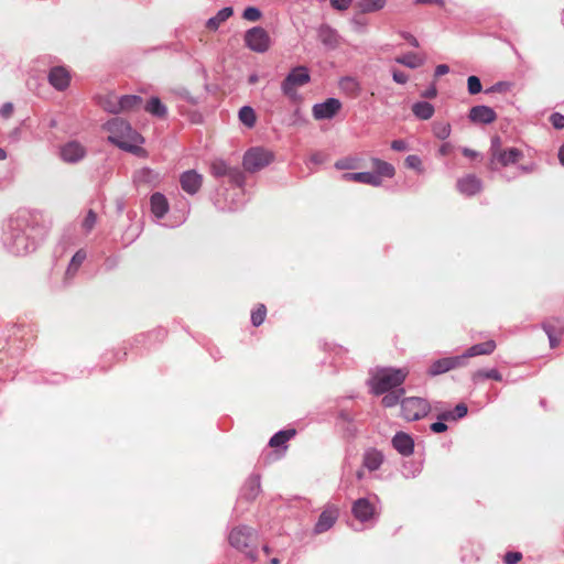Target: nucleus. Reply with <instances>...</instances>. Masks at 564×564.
<instances>
[{
    "label": "nucleus",
    "instance_id": "21",
    "mask_svg": "<svg viewBox=\"0 0 564 564\" xmlns=\"http://www.w3.org/2000/svg\"><path fill=\"white\" fill-rule=\"evenodd\" d=\"M394 449L403 456H410L414 451L413 438L404 433L398 432L392 438Z\"/></svg>",
    "mask_w": 564,
    "mask_h": 564
},
{
    "label": "nucleus",
    "instance_id": "55",
    "mask_svg": "<svg viewBox=\"0 0 564 564\" xmlns=\"http://www.w3.org/2000/svg\"><path fill=\"white\" fill-rule=\"evenodd\" d=\"M152 174H153V171L150 170V169H142L139 171L138 175H137V181L138 182H150L151 181V177H152Z\"/></svg>",
    "mask_w": 564,
    "mask_h": 564
},
{
    "label": "nucleus",
    "instance_id": "64",
    "mask_svg": "<svg viewBox=\"0 0 564 564\" xmlns=\"http://www.w3.org/2000/svg\"><path fill=\"white\" fill-rule=\"evenodd\" d=\"M558 160L560 163L564 166V143H562L561 148L558 149Z\"/></svg>",
    "mask_w": 564,
    "mask_h": 564
},
{
    "label": "nucleus",
    "instance_id": "13",
    "mask_svg": "<svg viewBox=\"0 0 564 564\" xmlns=\"http://www.w3.org/2000/svg\"><path fill=\"white\" fill-rule=\"evenodd\" d=\"M58 155L65 163H77L86 155V149L82 143H62Z\"/></svg>",
    "mask_w": 564,
    "mask_h": 564
},
{
    "label": "nucleus",
    "instance_id": "49",
    "mask_svg": "<svg viewBox=\"0 0 564 564\" xmlns=\"http://www.w3.org/2000/svg\"><path fill=\"white\" fill-rule=\"evenodd\" d=\"M467 89L470 95L479 94L482 89L480 79L471 75L467 78Z\"/></svg>",
    "mask_w": 564,
    "mask_h": 564
},
{
    "label": "nucleus",
    "instance_id": "9",
    "mask_svg": "<svg viewBox=\"0 0 564 564\" xmlns=\"http://www.w3.org/2000/svg\"><path fill=\"white\" fill-rule=\"evenodd\" d=\"M402 416L408 421H417L430 412L427 400L417 397L405 398L401 401Z\"/></svg>",
    "mask_w": 564,
    "mask_h": 564
},
{
    "label": "nucleus",
    "instance_id": "16",
    "mask_svg": "<svg viewBox=\"0 0 564 564\" xmlns=\"http://www.w3.org/2000/svg\"><path fill=\"white\" fill-rule=\"evenodd\" d=\"M180 183L184 192L189 195H194L200 189L203 177L196 171L188 170L182 173Z\"/></svg>",
    "mask_w": 564,
    "mask_h": 564
},
{
    "label": "nucleus",
    "instance_id": "18",
    "mask_svg": "<svg viewBox=\"0 0 564 564\" xmlns=\"http://www.w3.org/2000/svg\"><path fill=\"white\" fill-rule=\"evenodd\" d=\"M482 188V183L474 174H468L457 181V189L466 196H473L479 193Z\"/></svg>",
    "mask_w": 564,
    "mask_h": 564
},
{
    "label": "nucleus",
    "instance_id": "57",
    "mask_svg": "<svg viewBox=\"0 0 564 564\" xmlns=\"http://www.w3.org/2000/svg\"><path fill=\"white\" fill-rule=\"evenodd\" d=\"M13 104L4 102L0 108V116L3 118H9L13 113Z\"/></svg>",
    "mask_w": 564,
    "mask_h": 564
},
{
    "label": "nucleus",
    "instance_id": "41",
    "mask_svg": "<svg viewBox=\"0 0 564 564\" xmlns=\"http://www.w3.org/2000/svg\"><path fill=\"white\" fill-rule=\"evenodd\" d=\"M124 152H129L139 158L147 156V150L141 145L142 143H115Z\"/></svg>",
    "mask_w": 564,
    "mask_h": 564
},
{
    "label": "nucleus",
    "instance_id": "59",
    "mask_svg": "<svg viewBox=\"0 0 564 564\" xmlns=\"http://www.w3.org/2000/svg\"><path fill=\"white\" fill-rule=\"evenodd\" d=\"M392 78L398 84H405L409 79L408 75L401 70H393Z\"/></svg>",
    "mask_w": 564,
    "mask_h": 564
},
{
    "label": "nucleus",
    "instance_id": "62",
    "mask_svg": "<svg viewBox=\"0 0 564 564\" xmlns=\"http://www.w3.org/2000/svg\"><path fill=\"white\" fill-rule=\"evenodd\" d=\"M437 94V90H436V87L435 85H431L427 89H425L421 96L424 97V98H434Z\"/></svg>",
    "mask_w": 564,
    "mask_h": 564
},
{
    "label": "nucleus",
    "instance_id": "40",
    "mask_svg": "<svg viewBox=\"0 0 564 564\" xmlns=\"http://www.w3.org/2000/svg\"><path fill=\"white\" fill-rule=\"evenodd\" d=\"M384 4L386 0H360L358 8L360 12L368 13L382 9Z\"/></svg>",
    "mask_w": 564,
    "mask_h": 564
},
{
    "label": "nucleus",
    "instance_id": "37",
    "mask_svg": "<svg viewBox=\"0 0 564 564\" xmlns=\"http://www.w3.org/2000/svg\"><path fill=\"white\" fill-rule=\"evenodd\" d=\"M383 398L381 400L382 405L386 408H392L395 406L399 402H401V398L404 394V389L399 388L394 390H390L387 393H383Z\"/></svg>",
    "mask_w": 564,
    "mask_h": 564
},
{
    "label": "nucleus",
    "instance_id": "48",
    "mask_svg": "<svg viewBox=\"0 0 564 564\" xmlns=\"http://www.w3.org/2000/svg\"><path fill=\"white\" fill-rule=\"evenodd\" d=\"M335 167L337 170H352V169H358L359 164H358V160L355 158H345V159L338 160L335 163Z\"/></svg>",
    "mask_w": 564,
    "mask_h": 564
},
{
    "label": "nucleus",
    "instance_id": "14",
    "mask_svg": "<svg viewBox=\"0 0 564 564\" xmlns=\"http://www.w3.org/2000/svg\"><path fill=\"white\" fill-rule=\"evenodd\" d=\"M351 512L360 522H367L375 517L376 509L368 498H359L354 502Z\"/></svg>",
    "mask_w": 564,
    "mask_h": 564
},
{
    "label": "nucleus",
    "instance_id": "27",
    "mask_svg": "<svg viewBox=\"0 0 564 564\" xmlns=\"http://www.w3.org/2000/svg\"><path fill=\"white\" fill-rule=\"evenodd\" d=\"M142 107L148 113L156 118L162 119L167 115V108L159 97H151Z\"/></svg>",
    "mask_w": 564,
    "mask_h": 564
},
{
    "label": "nucleus",
    "instance_id": "33",
    "mask_svg": "<svg viewBox=\"0 0 564 564\" xmlns=\"http://www.w3.org/2000/svg\"><path fill=\"white\" fill-rule=\"evenodd\" d=\"M412 111L419 119L427 120L434 115V107L427 101H417L412 106Z\"/></svg>",
    "mask_w": 564,
    "mask_h": 564
},
{
    "label": "nucleus",
    "instance_id": "32",
    "mask_svg": "<svg viewBox=\"0 0 564 564\" xmlns=\"http://www.w3.org/2000/svg\"><path fill=\"white\" fill-rule=\"evenodd\" d=\"M468 412L467 405L465 403H458L454 410L452 411H444L438 414V420L443 421H456L458 419H463L466 416Z\"/></svg>",
    "mask_w": 564,
    "mask_h": 564
},
{
    "label": "nucleus",
    "instance_id": "30",
    "mask_svg": "<svg viewBox=\"0 0 564 564\" xmlns=\"http://www.w3.org/2000/svg\"><path fill=\"white\" fill-rule=\"evenodd\" d=\"M234 13V10L231 7H225L220 9L215 17H212L207 20L206 26L209 30L216 31L221 23H224L226 20H228Z\"/></svg>",
    "mask_w": 564,
    "mask_h": 564
},
{
    "label": "nucleus",
    "instance_id": "56",
    "mask_svg": "<svg viewBox=\"0 0 564 564\" xmlns=\"http://www.w3.org/2000/svg\"><path fill=\"white\" fill-rule=\"evenodd\" d=\"M510 87V84L507 82H498L495 85H492L489 89L486 90V93H494V91H506Z\"/></svg>",
    "mask_w": 564,
    "mask_h": 564
},
{
    "label": "nucleus",
    "instance_id": "10",
    "mask_svg": "<svg viewBox=\"0 0 564 564\" xmlns=\"http://www.w3.org/2000/svg\"><path fill=\"white\" fill-rule=\"evenodd\" d=\"M464 366V357L453 356L444 357L434 360L427 369V375L431 377L443 375L449 370Z\"/></svg>",
    "mask_w": 564,
    "mask_h": 564
},
{
    "label": "nucleus",
    "instance_id": "43",
    "mask_svg": "<svg viewBox=\"0 0 564 564\" xmlns=\"http://www.w3.org/2000/svg\"><path fill=\"white\" fill-rule=\"evenodd\" d=\"M433 133H434V135L438 140H441V141L446 140L449 137V134H451V126H449V123H447L445 121L434 122V124H433Z\"/></svg>",
    "mask_w": 564,
    "mask_h": 564
},
{
    "label": "nucleus",
    "instance_id": "38",
    "mask_svg": "<svg viewBox=\"0 0 564 564\" xmlns=\"http://www.w3.org/2000/svg\"><path fill=\"white\" fill-rule=\"evenodd\" d=\"M398 64L404 65L409 68H417L423 65L424 59L414 53H408L395 58Z\"/></svg>",
    "mask_w": 564,
    "mask_h": 564
},
{
    "label": "nucleus",
    "instance_id": "44",
    "mask_svg": "<svg viewBox=\"0 0 564 564\" xmlns=\"http://www.w3.org/2000/svg\"><path fill=\"white\" fill-rule=\"evenodd\" d=\"M404 164L408 169L414 170L419 174L424 173V166L419 155H408L404 160Z\"/></svg>",
    "mask_w": 564,
    "mask_h": 564
},
{
    "label": "nucleus",
    "instance_id": "46",
    "mask_svg": "<svg viewBox=\"0 0 564 564\" xmlns=\"http://www.w3.org/2000/svg\"><path fill=\"white\" fill-rule=\"evenodd\" d=\"M421 470V465L409 462L403 465L402 475L408 479L415 478L417 475H420Z\"/></svg>",
    "mask_w": 564,
    "mask_h": 564
},
{
    "label": "nucleus",
    "instance_id": "31",
    "mask_svg": "<svg viewBox=\"0 0 564 564\" xmlns=\"http://www.w3.org/2000/svg\"><path fill=\"white\" fill-rule=\"evenodd\" d=\"M488 379H491V380H495V381H501L502 380V376L501 373L492 368V369H479L477 371H475L473 375H471V380L475 384L484 381V380H488Z\"/></svg>",
    "mask_w": 564,
    "mask_h": 564
},
{
    "label": "nucleus",
    "instance_id": "53",
    "mask_svg": "<svg viewBox=\"0 0 564 564\" xmlns=\"http://www.w3.org/2000/svg\"><path fill=\"white\" fill-rule=\"evenodd\" d=\"M522 558L520 552H507L503 557L505 564H517Z\"/></svg>",
    "mask_w": 564,
    "mask_h": 564
},
{
    "label": "nucleus",
    "instance_id": "15",
    "mask_svg": "<svg viewBox=\"0 0 564 564\" xmlns=\"http://www.w3.org/2000/svg\"><path fill=\"white\" fill-rule=\"evenodd\" d=\"M501 143H492V164L500 163L501 165L506 166L511 163H516L519 158L521 156V152L516 149L511 148L508 151H500L499 145Z\"/></svg>",
    "mask_w": 564,
    "mask_h": 564
},
{
    "label": "nucleus",
    "instance_id": "23",
    "mask_svg": "<svg viewBox=\"0 0 564 564\" xmlns=\"http://www.w3.org/2000/svg\"><path fill=\"white\" fill-rule=\"evenodd\" d=\"M343 180L346 182H357L362 184H368L372 186H380L381 182L379 181L378 176L372 174L371 171L367 172H354V173H344L341 175Z\"/></svg>",
    "mask_w": 564,
    "mask_h": 564
},
{
    "label": "nucleus",
    "instance_id": "60",
    "mask_svg": "<svg viewBox=\"0 0 564 564\" xmlns=\"http://www.w3.org/2000/svg\"><path fill=\"white\" fill-rule=\"evenodd\" d=\"M310 160L313 164L319 165L327 161V155L322 152H316L311 155Z\"/></svg>",
    "mask_w": 564,
    "mask_h": 564
},
{
    "label": "nucleus",
    "instance_id": "22",
    "mask_svg": "<svg viewBox=\"0 0 564 564\" xmlns=\"http://www.w3.org/2000/svg\"><path fill=\"white\" fill-rule=\"evenodd\" d=\"M151 213L156 220H161L169 212V202L166 197L160 193H153L150 197Z\"/></svg>",
    "mask_w": 564,
    "mask_h": 564
},
{
    "label": "nucleus",
    "instance_id": "20",
    "mask_svg": "<svg viewBox=\"0 0 564 564\" xmlns=\"http://www.w3.org/2000/svg\"><path fill=\"white\" fill-rule=\"evenodd\" d=\"M260 491V476L258 474H252L247 478L243 486L241 487L240 497L248 501H252L258 497Z\"/></svg>",
    "mask_w": 564,
    "mask_h": 564
},
{
    "label": "nucleus",
    "instance_id": "51",
    "mask_svg": "<svg viewBox=\"0 0 564 564\" xmlns=\"http://www.w3.org/2000/svg\"><path fill=\"white\" fill-rule=\"evenodd\" d=\"M97 221V215L94 210H88L86 217L83 220V228L88 232L90 231Z\"/></svg>",
    "mask_w": 564,
    "mask_h": 564
},
{
    "label": "nucleus",
    "instance_id": "29",
    "mask_svg": "<svg viewBox=\"0 0 564 564\" xmlns=\"http://www.w3.org/2000/svg\"><path fill=\"white\" fill-rule=\"evenodd\" d=\"M119 97L113 93L107 94L100 97L99 105L107 112L118 115L120 113Z\"/></svg>",
    "mask_w": 564,
    "mask_h": 564
},
{
    "label": "nucleus",
    "instance_id": "24",
    "mask_svg": "<svg viewBox=\"0 0 564 564\" xmlns=\"http://www.w3.org/2000/svg\"><path fill=\"white\" fill-rule=\"evenodd\" d=\"M496 349V343L494 340H487L480 344H475L471 347H469L464 354L459 355L460 357H464V366L466 365V361L470 357H476L480 355H490Z\"/></svg>",
    "mask_w": 564,
    "mask_h": 564
},
{
    "label": "nucleus",
    "instance_id": "19",
    "mask_svg": "<svg viewBox=\"0 0 564 564\" xmlns=\"http://www.w3.org/2000/svg\"><path fill=\"white\" fill-rule=\"evenodd\" d=\"M338 518V509L337 508H328L325 509L318 517L317 522L314 527V532L316 534L324 533L328 531L336 522Z\"/></svg>",
    "mask_w": 564,
    "mask_h": 564
},
{
    "label": "nucleus",
    "instance_id": "11",
    "mask_svg": "<svg viewBox=\"0 0 564 564\" xmlns=\"http://www.w3.org/2000/svg\"><path fill=\"white\" fill-rule=\"evenodd\" d=\"M341 102L337 98H327L313 106V116L317 120L332 119L340 110Z\"/></svg>",
    "mask_w": 564,
    "mask_h": 564
},
{
    "label": "nucleus",
    "instance_id": "3",
    "mask_svg": "<svg viewBox=\"0 0 564 564\" xmlns=\"http://www.w3.org/2000/svg\"><path fill=\"white\" fill-rule=\"evenodd\" d=\"M254 531L247 525L234 528L228 536L229 544L242 552L249 560L254 562L258 557L257 546L253 544Z\"/></svg>",
    "mask_w": 564,
    "mask_h": 564
},
{
    "label": "nucleus",
    "instance_id": "42",
    "mask_svg": "<svg viewBox=\"0 0 564 564\" xmlns=\"http://www.w3.org/2000/svg\"><path fill=\"white\" fill-rule=\"evenodd\" d=\"M340 88L349 94L357 95L360 91V85L356 78L346 76L339 82Z\"/></svg>",
    "mask_w": 564,
    "mask_h": 564
},
{
    "label": "nucleus",
    "instance_id": "25",
    "mask_svg": "<svg viewBox=\"0 0 564 564\" xmlns=\"http://www.w3.org/2000/svg\"><path fill=\"white\" fill-rule=\"evenodd\" d=\"M371 173L377 175L382 183L383 177L391 178L395 174V169L392 164L377 158L371 159Z\"/></svg>",
    "mask_w": 564,
    "mask_h": 564
},
{
    "label": "nucleus",
    "instance_id": "61",
    "mask_svg": "<svg viewBox=\"0 0 564 564\" xmlns=\"http://www.w3.org/2000/svg\"><path fill=\"white\" fill-rule=\"evenodd\" d=\"M400 34L405 41L409 42L410 45H412L413 47H419V41L414 35H412L409 32H401Z\"/></svg>",
    "mask_w": 564,
    "mask_h": 564
},
{
    "label": "nucleus",
    "instance_id": "12",
    "mask_svg": "<svg viewBox=\"0 0 564 564\" xmlns=\"http://www.w3.org/2000/svg\"><path fill=\"white\" fill-rule=\"evenodd\" d=\"M47 80L54 89L64 91L69 87L70 74L64 66H54L48 70Z\"/></svg>",
    "mask_w": 564,
    "mask_h": 564
},
{
    "label": "nucleus",
    "instance_id": "54",
    "mask_svg": "<svg viewBox=\"0 0 564 564\" xmlns=\"http://www.w3.org/2000/svg\"><path fill=\"white\" fill-rule=\"evenodd\" d=\"M352 0H330L332 7L338 11L347 10Z\"/></svg>",
    "mask_w": 564,
    "mask_h": 564
},
{
    "label": "nucleus",
    "instance_id": "4",
    "mask_svg": "<svg viewBox=\"0 0 564 564\" xmlns=\"http://www.w3.org/2000/svg\"><path fill=\"white\" fill-rule=\"evenodd\" d=\"M104 129L109 133L106 141H144L131 124L120 117L108 120Z\"/></svg>",
    "mask_w": 564,
    "mask_h": 564
},
{
    "label": "nucleus",
    "instance_id": "6",
    "mask_svg": "<svg viewBox=\"0 0 564 564\" xmlns=\"http://www.w3.org/2000/svg\"><path fill=\"white\" fill-rule=\"evenodd\" d=\"M311 76L307 67L296 66L292 68L281 83L282 93L293 99L296 97V89L310 83Z\"/></svg>",
    "mask_w": 564,
    "mask_h": 564
},
{
    "label": "nucleus",
    "instance_id": "8",
    "mask_svg": "<svg viewBox=\"0 0 564 564\" xmlns=\"http://www.w3.org/2000/svg\"><path fill=\"white\" fill-rule=\"evenodd\" d=\"M243 41L245 45L256 53H265L271 46V37L261 26H253L247 30Z\"/></svg>",
    "mask_w": 564,
    "mask_h": 564
},
{
    "label": "nucleus",
    "instance_id": "7",
    "mask_svg": "<svg viewBox=\"0 0 564 564\" xmlns=\"http://www.w3.org/2000/svg\"><path fill=\"white\" fill-rule=\"evenodd\" d=\"M210 173L216 178L227 177L229 182L238 187L245 184V174L238 166H231L225 160L216 158L210 162Z\"/></svg>",
    "mask_w": 564,
    "mask_h": 564
},
{
    "label": "nucleus",
    "instance_id": "17",
    "mask_svg": "<svg viewBox=\"0 0 564 564\" xmlns=\"http://www.w3.org/2000/svg\"><path fill=\"white\" fill-rule=\"evenodd\" d=\"M468 118L474 123L488 124L496 120L497 115L495 110L485 105L474 106L469 110Z\"/></svg>",
    "mask_w": 564,
    "mask_h": 564
},
{
    "label": "nucleus",
    "instance_id": "28",
    "mask_svg": "<svg viewBox=\"0 0 564 564\" xmlns=\"http://www.w3.org/2000/svg\"><path fill=\"white\" fill-rule=\"evenodd\" d=\"M120 112L138 110L143 106L142 97L138 95H122L119 97Z\"/></svg>",
    "mask_w": 564,
    "mask_h": 564
},
{
    "label": "nucleus",
    "instance_id": "50",
    "mask_svg": "<svg viewBox=\"0 0 564 564\" xmlns=\"http://www.w3.org/2000/svg\"><path fill=\"white\" fill-rule=\"evenodd\" d=\"M262 17L261 11L256 7H248L242 12V18L250 22H256Z\"/></svg>",
    "mask_w": 564,
    "mask_h": 564
},
{
    "label": "nucleus",
    "instance_id": "26",
    "mask_svg": "<svg viewBox=\"0 0 564 564\" xmlns=\"http://www.w3.org/2000/svg\"><path fill=\"white\" fill-rule=\"evenodd\" d=\"M383 463V455L376 448H369L364 453L362 465L369 471L378 470Z\"/></svg>",
    "mask_w": 564,
    "mask_h": 564
},
{
    "label": "nucleus",
    "instance_id": "5",
    "mask_svg": "<svg viewBox=\"0 0 564 564\" xmlns=\"http://www.w3.org/2000/svg\"><path fill=\"white\" fill-rule=\"evenodd\" d=\"M273 159L271 151L263 147H253L245 153L242 165L247 172L254 173L269 165Z\"/></svg>",
    "mask_w": 564,
    "mask_h": 564
},
{
    "label": "nucleus",
    "instance_id": "58",
    "mask_svg": "<svg viewBox=\"0 0 564 564\" xmlns=\"http://www.w3.org/2000/svg\"><path fill=\"white\" fill-rule=\"evenodd\" d=\"M430 429L434 433H443V432L447 431V425L445 424V422L443 420H440L437 422L432 423Z\"/></svg>",
    "mask_w": 564,
    "mask_h": 564
},
{
    "label": "nucleus",
    "instance_id": "35",
    "mask_svg": "<svg viewBox=\"0 0 564 564\" xmlns=\"http://www.w3.org/2000/svg\"><path fill=\"white\" fill-rule=\"evenodd\" d=\"M86 259V252L84 250H78L70 259V262L67 267V270L65 272V278L69 279L73 278L80 265L83 264L84 260Z\"/></svg>",
    "mask_w": 564,
    "mask_h": 564
},
{
    "label": "nucleus",
    "instance_id": "45",
    "mask_svg": "<svg viewBox=\"0 0 564 564\" xmlns=\"http://www.w3.org/2000/svg\"><path fill=\"white\" fill-rule=\"evenodd\" d=\"M542 327L549 337L550 346L555 348L560 343V336L555 327L549 322L543 323Z\"/></svg>",
    "mask_w": 564,
    "mask_h": 564
},
{
    "label": "nucleus",
    "instance_id": "47",
    "mask_svg": "<svg viewBox=\"0 0 564 564\" xmlns=\"http://www.w3.org/2000/svg\"><path fill=\"white\" fill-rule=\"evenodd\" d=\"M267 308L263 304H260L254 311L251 313V323L253 326H260L265 318Z\"/></svg>",
    "mask_w": 564,
    "mask_h": 564
},
{
    "label": "nucleus",
    "instance_id": "39",
    "mask_svg": "<svg viewBox=\"0 0 564 564\" xmlns=\"http://www.w3.org/2000/svg\"><path fill=\"white\" fill-rule=\"evenodd\" d=\"M238 117L239 120L248 128L253 127L256 123V112L250 106L241 107Z\"/></svg>",
    "mask_w": 564,
    "mask_h": 564
},
{
    "label": "nucleus",
    "instance_id": "34",
    "mask_svg": "<svg viewBox=\"0 0 564 564\" xmlns=\"http://www.w3.org/2000/svg\"><path fill=\"white\" fill-rule=\"evenodd\" d=\"M295 435V430H281L276 432L269 441V445L271 447H282L285 445L288 441H290Z\"/></svg>",
    "mask_w": 564,
    "mask_h": 564
},
{
    "label": "nucleus",
    "instance_id": "1",
    "mask_svg": "<svg viewBox=\"0 0 564 564\" xmlns=\"http://www.w3.org/2000/svg\"><path fill=\"white\" fill-rule=\"evenodd\" d=\"M44 215L40 210L20 209L3 227L2 243L12 254L24 256L34 251L43 235Z\"/></svg>",
    "mask_w": 564,
    "mask_h": 564
},
{
    "label": "nucleus",
    "instance_id": "52",
    "mask_svg": "<svg viewBox=\"0 0 564 564\" xmlns=\"http://www.w3.org/2000/svg\"><path fill=\"white\" fill-rule=\"evenodd\" d=\"M549 121L552 124V127L556 130H561L564 128V115L560 112H553L549 117Z\"/></svg>",
    "mask_w": 564,
    "mask_h": 564
},
{
    "label": "nucleus",
    "instance_id": "36",
    "mask_svg": "<svg viewBox=\"0 0 564 564\" xmlns=\"http://www.w3.org/2000/svg\"><path fill=\"white\" fill-rule=\"evenodd\" d=\"M318 39L321 42L327 46H335L337 44V34L336 32L328 25H322L318 29Z\"/></svg>",
    "mask_w": 564,
    "mask_h": 564
},
{
    "label": "nucleus",
    "instance_id": "63",
    "mask_svg": "<svg viewBox=\"0 0 564 564\" xmlns=\"http://www.w3.org/2000/svg\"><path fill=\"white\" fill-rule=\"evenodd\" d=\"M449 72V67L446 64H440L435 68V76L440 77Z\"/></svg>",
    "mask_w": 564,
    "mask_h": 564
},
{
    "label": "nucleus",
    "instance_id": "2",
    "mask_svg": "<svg viewBox=\"0 0 564 564\" xmlns=\"http://www.w3.org/2000/svg\"><path fill=\"white\" fill-rule=\"evenodd\" d=\"M408 370L404 368H382L370 379V390L376 395H381L390 390L402 388L401 386L408 377Z\"/></svg>",
    "mask_w": 564,
    "mask_h": 564
}]
</instances>
